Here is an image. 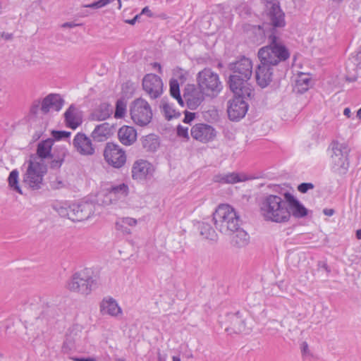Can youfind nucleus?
Returning a JSON list of instances; mask_svg holds the SVG:
<instances>
[{"mask_svg": "<svg viewBox=\"0 0 361 361\" xmlns=\"http://www.w3.org/2000/svg\"><path fill=\"white\" fill-rule=\"evenodd\" d=\"M260 216L265 221L284 224L290 219V212L286 199L276 195L263 196L259 202Z\"/></svg>", "mask_w": 361, "mask_h": 361, "instance_id": "obj_1", "label": "nucleus"}, {"mask_svg": "<svg viewBox=\"0 0 361 361\" xmlns=\"http://www.w3.org/2000/svg\"><path fill=\"white\" fill-rule=\"evenodd\" d=\"M233 74L229 77V87L234 94L252 95V90L248 80L252 74V63L243 57L231 65Z\"/></svg>", "mask_w": 361, "mask_h": 361, "instance_id": "obj_2", "label": "nucleus"}, {"mask_svg": "<svg viewBox=\"0 0 361 361\" xmlns=\"http://www.w3.org/2000/svg\"><path fill=\"white\" fill-rule=\"evenodd\" d=\"M214 225L217 231L231 235L240 224V216L235 209L227 204H219L213 213Z\"/></svg>", "mask_w": 361, "mask_h": 361, "instance_id": "obj_3", "label": "nucleus"}, {"mask_svg": "<svg viewBox=\"0 0 361 361\" xmlns=\"http://www.w3.org/2000/svg\"><path fill=\"white\" fill-rule=\"evenodd\" d=\"M268 38L269 44L259 49L258 58L261 63L274 67L281 61H286L290 54L274 32Z\"/></svg>", "mask_w": 361, "mask_h": 361, "instance_id": "obj_4", "label": "nucleus"}, {"mask_svg": "<svg viewBox=\"0 0 361 361\" xmlns=\"http://www.w3.org/2000/svg\"><path fill=\"white\" fill-rule=\"evenodd\" d=\"M198 87L203 91L205 96L214 97L222 90L223 85L219 75L210 68H204L197 75Z\"/></svg>", "mask_w": 361, "mask_h": 361, "instance_id": "obj_5", "label": "nucleus"}, {"mask_svg": "<svg viewBox=\"0 0 361 361\" xmlns=\"http://www.w3.org/2000/svg\"><path fill=\"white\" fill-rule=\"evenodd\" d=\"M47 171V165L43 160L39 158H30L24 176V182L34 190L39 189L41 188L43 177Z\"/></svg>", "mask_w": 361, "mask_h": 361, "instance_id": "obj_6", "label": "nucleus"}, {"mask_svg": "<svg viewBox=\"0 0 361 361\" xmlns=\"http://www.w3.org/2000/svg\"><path fill=\"white\" fill-rule=\"evenodd\" d=\"M130 114L133 121L140 126H147L152 118V108L142 98L136 99L131 103Z\"/></svg>", "mask_w": 361, "mask_h": 361, "instance_id": "obj_7", "label": "nucleus"}, {"mask_svg": "<svg viewBox=\"0 0 361 361\" xmlns=\"http://www.w3.org/2000/svg\"><path fill=\"white\" fill-rule=\"evenodd\" d=\"M331 165L338 173H345L349 166L348 154L350 149L345 143L334 142L331 145Z\"/></svg>", "mask_w": 361, "mask_h": 361, "instance_id": "obj_8", "label": "nucleus"}, {"mask_svg": "<svg viewBox=\"0 0 361 361\" xmlns=\"http://www.w3.org/2000/svg\"><path fill=\"white\" fill-rule=\"evenodd\" d=\"M94 279L84 271L75 273L66 283V288L71 292L88 295L92 291Z\"/></svg>", "mask_w": 361, "mask_h": 361, "instance_id": "obj_9", "label": "nucleus"}, {"mask_svg": "<svg viewBox=\"0 0 361 361\" xmlns=\"http://www.w3.org/2000/svg\"><path fill=\"white\" fill-rule=\"evenodd\" d=\"M104 157L106 162L116 169L122 167L126 161V154L123 149L118 145L108 142L104 149Z\"/></svg>", "mask_w": 361, "mask_h": 361, "instance_id": "obj_10", "label": "nucleus"}, {"mask_svg": "<svg viewBox=\"0 0 361 361\" xmlns=\"http://www.w3.org/2000/svg\"><path fill=\"white\" fill-rule=\"evenodd\" d=\"M234 94V98L228 102L227 111L228 117L231 121H238L243 118L247 113L248 105L245 99L250 97L251 95Z\"/></svg>", "mask_w": 361, "mask_h": 361, "instance_id": "obj_11", "label": "nucleus"}, {"mask_svg": "<svg viewBox=\"0 0 361 361\" xmlns=\"http://www.w3.org/2000/svg\"><path fill=\"white\" fill-rule=\"evenodd\" d=\"M154 166L147 160L138 159L133 162L131 168V177L137 182H144L150 179L154 174Z\"/></svg>", "mask_w": 361, "mask_h": 361, "instance_id": "obj_12", "label": "nucleus"}, {"mask_svg": "<svg viewBox=\"0 0 361 361\" xmlns=\"http://www.w3.org/2000/svg\"><path fill=\"white\" fill-rule=\"evenodd\" d=\"M55 315V310L53 308H47L44 310L41 315L36 318L34 324H32L30 327L27 328V341L28 342H33L38 338L43 332L42 323L43 320L49 321L54 318Z\"/></svg>", "mask_w": 361, "mask_h": 361, "instance_id": "obj_13", "label": "nucleus"}, {"mask_svg": "<svg viewBox=\"0 0 361 361\" xmlns=\"http://www.w3.org/2000/svg\"><path fill=\"white\" fill-rule=\"evenodd\" d=\"M142 88L152 99H157L163 92L161 79L155 74H147L142 79Z\"/></svg>", "mask_w": 361, "mask_h": 361, "instance_id": "obj_14", "label": "nucleus"}, {"mask_svg": "<svg viewBox=\"0 0 361 361\" xmlns=\"http://www.w3.org/2000/svg\"><path fill=\"white\" fill-rule=\"evenodd\" d=\"M93 214V205L90 202L73 204L66 212L68 219L73 221L87 219Z\"/></svg>", "mask_w": 361, "mask_h": 361, "instance_id": "obj_15", "label": "nucleus"}, {"mask_svg": "<svg viewBox=\"0 0 361 361\" xmlns=\"http://www.w3.org/2000/svg\"><path fill=\"white\" fill-rule=\"evenodd\" d=\"M190 135L193 139L202 143H207L215 138L216 131L212 126L198 123L192 127Z\"/></svg>", "mask_w": 361, "mask_h": 361, "instance_id": "obj_16", "label": "nucleus"}, {"mask_svg": "<svg viewBox=\"0 0 361 361\" xmlns=\"http://www.w3.org/2000/svg\"><path fill=\"white\" fill-rule=\"evenodd\" d=\"M75 151L82 156H92L95 152L92 140L83 133H78L73 140Z\"/></svg>", "mask_w": 361, "mask_h": 361, "instance_id": "obj_17", "label": "nucleus"}, {"mask_svg": "<svg viewBox=\"0 0 361 361\" xmlns=\"http://www.w3.org/2000/svg\"><path fill=\"white\" fill-rule=\"evenodd\" d=\"M267 17L269 24L273 27V30L277 27H283L286 25L285 14L279 4L271 3L267 6Z\"/></svg>", "mask_w": 361, "mask_h": 361, "instance_id": "obj_18", "label": "nucleus"}, {"mask_svg": "<svg viewBox=\"0 0 361 361\" xmlns=\"http://www.w3.org/2000/svg\"><path fill=\"white\" fill-rule=\"evenodd\" d=\"M227 326L225 330L228 334H239L245 331V320L240 312L226 315Z\"/></svg>", "mask_w": 361, "mask_h": 361, "instance_id": "obj_19", "label": "nucleus"}, {"mask_svg": "<svg viewBox=\"0 0 361 361\" xmlns=\"http://www.w3.org/2000/svg\"><path fill=\"white\" fill-rule=\"evenodd\" d=\"M205 94L199 87H188L184 93V99L189 109H196L204 99Z\"/></svg>", "mask_w": 361, "mask_h": 361, "instance_id": "obj_20", "label": "nucleus"}, {"mask_svg": "<svg viewBox=\"0 0 361 361\" xmlns=\"http://www.w3.org/2000/svg\"><path fill=\"white\" fill-rule=\"evenodd\" d=\"M82 336V329L79 325L73 326L66 335V338L63 344L62 350L64 353H68L69 351L75 348L76 343H79Z\"/></svg>", "mask_w": 361, "mask_h": 361, "instance_id": "obj_21", "label": "nucleus"}, {"mask_svg": "<svg viewBox=\"0 0 361 361\" xmlns=\"http://www.w3.org/2000/svg\"><path fill=\"white\" fill-rule=\"evenodd\" d=\"M64 104V100L58 94H49L42 101L40 109L43 114H47L51 109L59 111Z\"/></svg>", "mask_w": 361, "mask_h": 361, "instance_id": "obj_22", "label": "nucleus"}, {"mask_svg": "<svg viewBox=\"0 0 361 361\" xmlns=\"http://www.w3.org/2000/svg\"><path fill=\"white\" fill-rule=\"evenodd\" d=\"M273 66L261 63L256 70L255 77L257 84L262 87H267L272 80Z\"/></svg>", "mask_w": 361, "mask_h": 361, "instance_id": "obj_23", "label": "nucleus"}, {"mask_svg": "<svg viewBox=\"0 0 361 361\" xmlns=\"http://www.w3.org/2000/svg\"><path fill=\"white\" fill-rule=\"evenodd\" d=\"M284 196L288 204V211L290 212V216L302 218L307 214V209L293 195L286 192Z\"/></svg>", "mask_w": 361, "mask_h": 361, "instance_id": "obj_24", "label": "nucleus"}, {"mask_svg": "<svg viewBox=\"0 0 361 361\" xmlns=\"http://www.w3.org/2000/svg\"><path fill=\"white\" fill-rule=\"evenodd\" d=\"M100 311L102 314L118 317L122 314L121 308L112 298H104L100 304Z\"/></svg>", "mask_w": 361, "mask_h": 361, "instance_id": "obj_25", "label": "nucleus"}, {"mask_svg": "<svg viewBox=\"0 0 361 361\" xmlns=\"http://www.w3.org/2000/svg\"><path fill=\"white\" fill-rule=\"evenodd\" d=\"M118 137L123 145L129 146L136 141L137 131L132 126H123L118 131Z\"/></svg>", "mask_w": 361, "mask_h": 361, "instance_id": "obj_26", "label": "nucleus"}, {"mask_svg": "<svg viewBox=\"0 0 361 361\" xmlns=\"http://www.w3.org/2000/svg\"><path fill=\"white\" fill-rule=\"evenodd\" d=\"M113 134L112 126L108 123H103L95 127L91 136L96 142H104Z\"/></svg>", "mask_w": 361, "mask_h": 361, "instance_id": "obj_27", "label": "nucleus"}, {"mask_svg": "<svg viewBox=\"0 0 361 361\" xmlns=\"http://www.w3.org/2000/svg\"><path fill=\"white\" fill-rule=\"evenodd\" d=\"M137 219L132 217H119L115 222V228L123 235H130L131 228L137 226Z\"/></svg>", "mask_w": 361, "mask_h": 361, "instance_id": "obj_28", "label": "nucleus"}, {"mask_svg": "<svg viewBox=\"0 0 361 361\" xmlns=\"http://www.w3.org/2000/svg\"><path fill=\"white\" fill-rule=\"evenodd\" d=\"M66 126L75 129L82 123V117L75 106L71 105L64 114Z\"/></svg>", "mask_w": 361, "mask_h": 361, "instance_id": "obj_29", "label": "nucleus"}, {"mask_svg": "<svg viewBox=\"0 0 361 361\" xmlns=\"http://www.w3.org/2000/svg\"><path fill=\"white\" fill-rule=\"evenodd\" d=\"M247 176L243 173H228L226 174H219L214 176V180L216 183L234 184L246 180Z\"/></svg>", "mask_w": 361, "mask_h": 361, "instance_id": "obj_30", "label": "nucleus"}, {"mask_svg": "<svg viewBox=\"0 0 361 361\" xmlns=\"http://www.w3.org/2000/svg\"><path fill=\"white\" fill-rule=\"evenodd\" d=\"M230 236H231V244L236 247H243L249 243V235L240 228V224Z\"/></svg>", "mask_w": 361, "mask_h": 361, "instance_id": "obj_31", "label": "nucleus"}, {"mask_svg": "<svg viewBox=\"0 0 361 361\" xmlns=\"http://www.w3.org/2000/svg\"><path fill=\"white\" fill-rule=\"evenodd\" d=\"M53 144L54 140L51 138L39 142L37 145V156H32L30 158H39L44 161V159L51 157Z\"/></svg>", "mask_w": 361, "mask_h": 361, "instance_id": "obj_32", "label": "nucleus"}, {"mask_svg": "<svg viewBox=\"0 0 361 361\" xmlns=\"http://www.w3.org/2000/svg\"><path fill=\"white\" fill-rule=\"evenodd\" d=\"M129 188L127 184L121 183L111 187L109 191L110 198L123 199L128 195Z\"/></svg>", "mask_w": 361, "mask_h": 361, "instance_id": "obj_33", "label": "nucleus"}, {"mask_svg": "<svg viewBox=\"0 0 361 361\" xmlns=\"http://www.w3.org/2000/svg\"><path fill=\"white\" fill-rule=\"evenodd\" d=\"M311 78L309 75L301 73L295 81L297 91L300 93L306 92L311 86Z\"/></svg>", "mask_w": 361, "mask_h": 361, "instance_id": "obj_34", "label": "nucleus"}, {"mask_svg": "<svg viewBox=\"0 0 361 361\" xmlns=\"http://www.w3.org/2000/svg\"><path fill=\"white\" fill-rule=\"evenodd\" d=\"M160 107L161 109V112L167 120L178 118L180 116V113L164 99L161 100Z\"/></svg>", "mask_w": 361, "mask_h": 361, "instance_id": "obj_35", "label": "nucleus"}, {"mask_svg": "<svg viewBox=\"0 0 361 361\" xmlns=\"http://www.w3.org/2000/svg\"><path fill=\"white\" fill-rule=\"evenodd\" d=\"M200 235L205 239L214 240L216 237L215 231L207 223H202L200 225Z\"/></svg>", "mask_w": 361, "mask_h": 361, "instance_id": "obj_36", "label": "nucleus"}, {"mask_svg": "<svg viewBox=\"0 0 361 361\" xmlns=\"http://www.w3.org/2000/svg\"><path fill=\"white\" fill-rule=\"evenodd\" d=\"M142 145L147 151H155L159 146V143L157 138L149 135L142 140Z\"/></svg>", "mask_w": 361, "mask_h": 361, "instance_id": "obj_37", "label": "nucleus"}, {"mask_svg": "<svg viewBox=\"0 0 361 361\" xmlns=\"http://www.w3.org/2000/svg\"><path fill=\"white\" fill-rule=\"evenodd\" d=\"M112 113V109L108 104H103L100 106L98 111H96L93 116L97 120L104 121L109 118Z\"/></svg>", "mask_w": 361, "mask_h": 361, "instance_id": "obj_38", "label": "nucleus"}, {"mask_svg": "<svg viewBox=\"0 0 361 361\" xmlns=\"http://www.w3.org/2000/svg\"><path fill=\"white\" fill-rule=\"evenodd\" d=\"M170 93L181 106H183V100L180 94L179 83L176 80H171L170 81Z\"/></svg>", "mask_w": 361, "mask_h": 361, "instance_id": "obj_39", "label": "nucleus"}, {"mask_svg": "<svg viewBox=\"0 0 361 361\" xmlns=\"http://www.w3.org/2000/svg\"><path fill=\"white\" fill-rule=\"evenodd\" d=\"M9 186L15 191L20 194H22L21 189L18 185V171L17 170H13L8 178Z\"/></svg>", "mask_w": 361, "mask_h": 361, "instance_id": "obj_40", "label": "nucleus"}, {"mask_svg": "<svg viewBox=\"0 0 361 361\" xmlns=\"http://www.w3.org/2000/svg\"><path fill=\"white\" fill-rule=\"evenodd\" d=\"M126 113V103L123 100H118L116 105L114 117L116 118H123Z\"/></svg>", "mask_w": 361, "mask_h": 361, "instance_id": "obj_41", "label": "nucleus"}, {"mask_svg": "<svg viewBox=\"0 0 361 361\" xmlns=\"http://www.w3.org/2000/svg\"><path fill=\"white\" fill-rule=\"evenodd\" d=\"M66 154V149L65 148H61L59 156L57 159H55L51 161V168L52 169H59L62 165V163L64 161V157Z\"/></svg>", "mask_w": 361, "mask_h": 361, "instance_id": "obj_42", "label": "nucleus"}, {"mask_svg": "<svg viewBox=\"0 0 361 361\" xmlns=\"http://www.w3.org/2000/svg\"><path fill=\"white\" fill-rule=\"evenodd\" d=\"M51 134H52L54 139L56 140H60L62 139L68 138L71 135V133L67 132V131H55V130H54V131H52Z\"/></svg>", "mask_w": 361, "mask_h": 361, "instance_id": "obj_43", "label": "nucleus"}, {"mask_svg": "<svg viewBox=\"0 0 361 361\" xmlns=\"http://www.w3.org/2000/svg\"><path fill=\"white\" fill-rule=\"evenodd\" d=\"M314 188V185L311 183H303L298 186V190L301 193H305L309 190H312Z\"/></svg>", "mask_w": 361, "mask_h": 361, "instance_id": "obj_44", "label": "nucleus"}, {"mask_svg": "<svg viewBox=\"0 0 361 361\" xmlns=\"http://www.w3.org/2000/svg\"><path fill=\"white\" fill-rule=\"evenodd\" d=\"M177 134L179 137H184L185 139H188V128H185L182 126H178L177 128Z\"/></svg>", "mask_w": 361, "mask_h": 361, "instance_id": "obj_45", "label": "nucleus"}, {"mask_svg": "<svg viewBox=\"0 0 361 361\" xmlns=\"http://www.w3.org/2000/svg\"><path fill=\"white\" fill-rule=\"evenodd\" d=\"M51 185L54 189H59L64 187L65 183L63 180L56 178V180L51 181Z\"/></svg>", "mask_w": 361, "mask_h": 361, "instance_id": "obj_46", "label": "nucleus"}, {"mask_svg": "<svg viewBox=\"0 0 361 361\" xmlns=\"http://www.w3.org/2000/svg\"><path fill=\"white\" fill-rule=\"evenodd\" d=\"M195 118V114L194 113H190V112H187L185 111V118L183 119V122L184 123H190V121H192Z\"/></svg>", "mask_w": 361, "mask_h": 361, "instance_id": "obj_47", "label": "nucleus"}, {"mask_svg": "<svg viewBox=\"0 0 361 361\" xmlns=\"http://www.w3.org/2000/svg\"><path fill=\"white\" fill-rule=\"evenodd\" d=\"M302 353L304 356H308L310 355L308 345L306 342L302 343Z\"/></svg>", "mask_w": 361, "mask_h": 361, "instance_id": "obj_48", "label": "nucleus"}, {"mask_svg": "<svg viewBox=\"0 0 361 361\" xmlns=\"http://www.w3.org/2000/svg\"><path fill=\"white\" fill-rule=\"evenodd\" d=\"M75 361H98V359L95 357H76L73 358Z\"/></svg>", "mask_w": 361, "mask_h": 361, "instance_id": "obj_49", "label": "nucleus"}, {"mask_svg": "<svg viewBox=\"0 0 361 361\" xmlns=\"http://www.w3.org/2000/svg\"><path fill=\"white\" fill-rule=\"evenodd\" d=\"M142 14H146L149 17H152V16H153L152 11L149 10L148 6H145V8H142L140 16L142 15Z\"/></svg>", "mask_w": 361, "mask_h": 361, "instance_id": "obj_50", "label": "nucleus"}, {"mask_svg": "<svg viewBox=\"0 0 361 361\" xmlns=\"http://www.w3.org/2000/svg\"><path fill=\"white\" fill-rule=\"evenodd\" d=\"M323 212L325 215L331 216L334 214V210L333 209H324Z\"/></svg>", "mask_w": 361, "mask_h": 361, "instance_id": "obj_51", "label": "nucleus"}, {"mask_svg": "<svg viewBox=\"0 0 361 361\" xmlns=\"http://www.w3.org/2000/svg\"><path fill=\"white\" fill-rule=\"evenodd\" d=\"M139 18H140V15H136L133 19L128 20L126 22L128 24L134 25Z\"/></svg>", "mask_w": 361, "mask_h": 361, "instance_id": "obj_52", "label": "nucleus"}, {"mask_svg": "<svg viewBox=\"0 0 361 361\" xmlns=\"http://www.w3.org/2000/svg\"><path fill=\"white\" fill-rule=\"evenodd\" d=\"M0 36L1 37L5 38L6 39H11L12 38V34L6 33V32H0Z\"/></svg>", "mask_w": 361, "mask_h": 361, "instance_id": "obj_53", "label": "nucleus"}, {"mask_svg": "<svg viewBox=\"0 0 361 361\" xmlns=\"http://www.w3.org/2000/svg\"><path fill=\"white\" fill-rule=\"evenodd\" d=\"M343 114L348 117V118H350L352 115V113H351V111L350 109V108L347 107V108H345L344 109V111H343Z\"/></svg>", "mask_w": 361, "mask_h": 361, "instance_id": "obj_54", "label": "nucleus"}, {"mask_svg": "<svg viewBox=\"0 0 361 361\" xmlns=\"http://www.w3.org/2000/svg\"><path fill=\"white\" fill-rule=\"evenodd\" d=\"M76 25H77L73 23H65L62 25V27L71 28L75 27Z\"/></svg>", "mask_w": 361, "mask_h": 361, "instance_id": "obj_55", "label": "nucleus"}, {"mask_svg": "<svg viewBox=\"0 0 361 361\" xmlns=\"http://www.w3.org/2000/svg\"><path fill=\"white\" fill-rule=\"evenodd\" d=\"M38 107H39V103H38V104H34V105L31 107V109H30L31 112H32V113H33V114H36V112H37V110Z\"/></svg>", "mask_w": 361, "mask_h": 361, "instance_id": "obj_56", "label": "nucleus"}, {"mask_svg": "<svg viewBox=\"0 0 361 361\" xmlns=\"http://www.w3.org/2000/svg\"><path fill=\"white\" fill-rule=\"evenodd\" d=\"M153 67L154 68H158V71H159V73H161V66L159 63H154L153 64Z\"/></svg>", "mask_w": 361, "mask_h": 361, "instance_id": "obj_57", "label": "nucleus"}, {"mask_svg": "<svg viewBox=\"0 0 361 361\" xmlns=\"http://www.w3.org/2000/svg\"><path fill=\"white\" fill-rule=\"evenodd\" d=\"M356 237L357 239H361V228L356 231Z\"/></svg>", "mask_w": 361, "mask_h": 361, "instance_id": "obj_58", "label": "nucleus"}, {"mask_svg": "<svg viewBox=\"0 0 361 361\" xmlns=\"http://www.w3.org/2000/svg\"><path fill=\"white\" fill-rule=\"evenodd\" d=\"M357 117L361 120V108L358 109L357 111Z\"/></svg>", "mask_w": 361, "mask_h": 361, "instance_id": "obj_59", "label": "nucleus"}, {"mask_svg": "<svg viewBox=\"0 0 361 361\" xmlns=\"http://www.w3.org/2000/svg\"><path fill=\"white\" fill-rule=\"evenodd\" d=\"M173 361H180V359L179 357L173 356L172 357Z\"/></svg>", "mask_w": 361, "mask_h": 361, "instance_id": "obj_60", "label": "nucleus"}, {"mask_svg": "<svg viewBox=\"0 0 361 361\" xmlns=\"http://www.w3.org/2000/svg\"><path fill=\"white\" fill-rule=\"evenodd\" d=\"M334 2H336L337 4L341 3L343 0H332Z\"/></svg>", "mask_w": 361, "mask_h": 361, "instance_id": "obj_61", "label": "nucleus"}]
</instances>
